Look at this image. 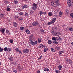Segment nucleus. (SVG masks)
I'll list each match as a JSON object with an SVG mask.
<instances>
[{"mask_svg":"<svg viewBox=\"0 0 73 73\" xmlns=\"http://www.w3.org/2000/svg\"><path fill=\"white\" fill-rule=\"evenodd\" d=\"M56 18H54L51 21V23H54L55 21H56Z\"/></svg>","mask_w":73,"mask_h":73,"instance_id":"obj_10","label":"nucleus"},{"mask_svg":"<svg viewBox=\"0 0 73 73\" xmlns=\"http://www.w3.org/2000/svg\"><path fill=\"white\" fill-rule=\"evenodd\" d=\"M48 15L49 16H52V13L50 12L48 13Z\"/></svg>","mask_w":73,"mask_h":73,"instance_id":"obj_19","label":"nucleus"},{"mask_svg":"<svg viewBox=\"0 0 73 73\" xmlns=\"http://www.w3.org/2000/svg\"><path fill=\"white\" fill-rule=\"evenodd\" d=\"M45 47V46L44 45H42V44H41L39 46V48H44Z\"/></svg>","mask_w":73,"mask_h":73,"instance_id":"obj_15","label":"nucleus"},{"mask_svg":"<svg viewBox=\"0 0 73 73\" xmlns=\"http://www.w3.org/2000/svg\"><path fill=\"white\" fill-rule=\"evenodd\" d=\"M64 51H60L59 52V55H61L62 54V53H64Z\"/></svg>","mask_w":73,"mask_h":73,"instance_id":"obj_11","label":"nucleus"},{"mask_svg":"<svg viewBox=\"0 0 73 73\" xmlns=\"http://www.w3.org/2000/svg\"><path fill=\"white\" fill-rule=\"evenodd\" d=\"M13 72H15V73H17V70L16 69H13Z\"/></svg>","mask_w":73,"mask_h":73,"instance_id":"obj_21","label":"nucleus"},{"mask_svg":"<svg viewBox=\"0 0 73 73\" xmlns=\"http://www.w3.org/2000/svg\"><path fill=\"white\" fill-rule=\"evenodd\" d=\"M39 14L40 15H41L43 14V12L42 11H41L39 12Z\"/></svg>","mask_w":73,"mask_h":73,"instance_id":"obj_37","label":"nucleus"},{"mask_svg":"<svg viewBox=\"0 0 73 73\" xmlns=\"http://www.w3.org/2000/svg\"><path fill=\"white\" fill-rule=\"evenodd\" d=\"M62 13L61 12H60L59 13V16H62Z\"/></svg>","mask_w":73,"mask_h":73,"instance_id":"obj_38","label":"nucleus"},{"mask_svg":"<svg viewBox=\"0 0 73 73\" xmlns=\"http://www.w3.org/2000/svg\"><path fill=\"white\" fill-rule=\"evenodd\" d=\"M38 23V22L37 21H36L35 22H33L32 23V25L33 26H34V27H35L36 26H37V25H38L39 24Z\"/></svg>","mask_w":73,"mask_h":73,"instance_id":"obj_6","label":"nucleus"},{"mask_svg":"<svg viewBox=\"0 0 73 73\" xmlns=\"http://www.w3.org/2000/svg\"><path fill=\"white\" fill-rule=\"evenodd\" d=\"M48 44H51V43H52V41H51V40H48Z\"/></svg>","mask_w":73,"mask_h":73,"instance_id":"obj_40","label":"nucleus"},{"mask_svg":"<svg viewBox=\"0 0 73 73\" xmlns=\"http://www.w3.org/2000/svg\"><path fill=\"white\" fill-rule=\"evenodd\" d=\"M55 72L56 73H60V71L58 70H56L55 71Z\"/></svg>","mask_w":73,"mask_h":73,"instance_id":"obj_42","label":"nucleus"},{"mask_svg":"<svg viewBox=\"0 0 73 73\" xmlns=\"http://www.w3.org/2000/svg\"><path fill=\"white\" fill-rule=\"evenodd\" d=\"M12 51V49L11 48H7V52H11Z\"/></svg>","mask_w":73,"mask_h":73,"instance_id":"obj_22","label":"nucleus"},{"mask_svg":"<svg viewBox=\"0 0 73 73\" xmlns=\"http://www.w3.org/2000/svg\"><path fill=\"white\" fill-rule=\"evenodd\" d=\"M30 13H33V11L32 10H31L30 11Z\"/></svg>","mask_w":73,"mask_h":73,"instance_id":"obj_53","label":"nucleus"},{"mask_svg":"<svg viewBox=\"0 0 73 73\" xmlns=\"http://www.w3.org/2000/svg\"><path fill=\"white\" fill-rule=\"evenodd\" d=\"M48 50V49L47 48H45L44 50V52H46V50Z\"/></svg>","mask_w":73,"mask_h":73,"instance_id":"obj_30","label":"nucleus"},{"mask_svg":"<svg viewBox=\"0 0 73 73\" xmlns=\"http://www.w3.org/2000/svg\"><path fill=\"white\" fill-rule=\"evenodd\" d=\"M43 14H44V15H46V12H43Z\"/></svg>","mask_w":73,"mask_h":73,"instance_id":"obj_59","label":"nucleus"},{"mask_svg":"<svg viewBox=\"0 0 73 73\" xmlns=\"http://www.w3.org/2000/svg\"><path fill=\"white\" fill-rule=\"evenodd\" d=\"M9 60H10L11 61H13V59L12 58H9Z\"/></svg>","mask_w":73,"mask_h":73,"instance_id":"obj_51","label":"nucleus"},{"mask_svg":"<svg viewBox=\"0 0 73 73\" xmlns=\"http://www.w3.org/2000/svg\"><path fill=\"white\" fill-rule=\"evenodd\" d=\"M28 8V6L27 5H25L22 7V9H24V8Z\"/></svg>","mask_w":73,"mask_h":73,"instance_id":"obj_17","label":"nucleus"},{"mask_svg":"<svg viewBox=\"0 0 73 73\" xmlns=\"http://www.w3.org/2000/svg\"><path fill=\"white\" fill-rule=\"evenodd\" d=\"M13 24L14 27H17V23H16L15 22H14L13 23Z\"/></svg>","mask_w":73,"mask_h":73,"instance_id":"obj_20","label":"nucleus"},{"mask_svg":"<svg viewBox=\"0 0 73 73\" xmlns=\"http://www.w3.org/2000/svg\"><path fill=\"white\" fill-rule=\"evenodd\" d=\"M19 15H23V13L22 12H20L19 13Z\"/></svg>","mask_w":73,"mask_h":73,"instance_id":"obj_56","label":"nucleus"},{"mask_svg":"<svg viewBox=\"0 0 73 73\" xmlns=\"http://www.w3.org/2000/svg\"><path fill=\"white\" fill-rule=\"evenodd\" d=\"M42 58V56L41 55L39 57V58H38V60H40V59H41V58Z\"/></svg>","mask_w":73,"mask_h":73,"instance_id":"obj_46","label":"nucleus"},{"mask_svg":"<svg viewBox=\"0 0 73 73\" xmlns=\"http://www.w3.org/2000/svg\"><path fill=\"white\" fill-rule=\"evenodd\" d=\"M19 49L18 48H16L15 49V50H16V52H18L19 51Z\"/></svg>","mask_w":73,"mask_h":73,"instance_id":"obj_39","label":"nucleus"},{"mask_svg":"<svg viewBox=\"0 0 73 73\" xmlns=\"http://www.w3.org/2000/svg\"><path fill=\"white\" fill-rule=\"evenodd\" d=\"M55 3H51V5H52V6L53 7H54V5H55Z\"/></svg>","mask_w":73,"mask_h":73,"instance_id":"obj_47","label":"nucleus"},{"mask_svg":"<svg viewBox=\"0 0 73 73\" xmlns=\"http://www.w3.org/2000/svg\"><path fill=\"white\" fill-rule=\"evenodd\" d=\"M4 3L5 4H7L8 3V1H4Z\"/></svg>","mask_w":73,"mask_h":73,"instance_id":"obj_43","label":"nucleus"},{"mask_svg":"<svg viewBox=\"0 0 73 73\" xmlns=\"http://www.w3.org/2000/svg\"><path fill=\"white\" fill-rule=\"evenodd\" d=\"M7 11H8V12H9L10 11H11V9L9 7L7 8Z\"/></svg>","mask_w":73,"mask_h":73,"instance_id":"obj_33","label":"nucleus"},{"mask_svg":"<svg viewBox=\"0 0 73 73\" xmlns=\"http://www.w3.org/2000/svg\"><path fill=\"white\" fill-rule=\"evenodd\" d=\"M29 49L26 48L23 50V52L24 53H28V52H29Z\"/></svg>","mask_w":73,"mask_h":73,"instance_id":"obj_7","label":"nucleus"},{"mask_svg":"<svg viewBox=\"0 0 73 73\" xmlns=\"http://www.w3.org/2000/svg\"><path fill=\"white\" fill-rule=\"evenodd\" d=\"M37 4L33 3V7H32V9L33 10H36L37 9Z\"/></svg>","mask_w":73,"mask_h":73,"instance_id":"obj_3","label":"nucleus"},{"mask_svg":"<svg viewBox=\"0 0 73 73\" xmlns=\"http://www.w3.org/2000/svg\"><path fill=\"white\" fill-rule=\"evenodd\" d=\"M18 52H19V53H21V51L19 50V51Z\"/></svg>","mask_w":73,"mask_h":73,"instance_id":"obj_61","label":"nucleus"},{"mask_svg":"<svg viewBox=\"0 0 73 73\" xmlns=\"http://www.w3.org/2000/svg\"><path fill=\"white\" fill-rule=\"evenodd\" d=\"M37 73H40V71H37Z\"/></svg>","mask_w":73,"mask_h":73,"instance_id":"obj_63","label":"nucleus"},{"mask_svg":"<svg viewBox=\"0 0 73 73\" xmlns=\"http://www.w3.org/2000/svg\"><path fill=\"white\" fill-rule=\"evenodd\" d=\"M69 31H71V32H72L73 31V28L72 27H70L69 29Z\"/></svg>","mask_w":73,"mask_h":73,"instance_id":"obj_35","label":"nucleus"},{"mask_svg":"<svg viewBox=\"0 0 73 73\" xmlns=\"http://www.w3.org/2000/svg\"><path fill=\"white\" fill-rule=\"evenodd\" d=\"M16 18H17L18 19H19L20 17L19 16H15Z\"/></svg>","mask_w":73,"mask_h":73,"instance_id":"obj_57","label":"nucleus"},{"mask_svg":"<svg viewBox=\"0 0 73 73\" xmlns=\"http://www.w3.org/2000/svg\"><path fill=\"white\" fill-rule=\"evenodd\" d=\"M18 68H19L20 70H21V67L20 66H19L18 67Z\"/></svg>","mask_w":73,"mask_h":73,"instance_id":"obj_58","label":"nucleus"},{"mask_svg":"<svg viewBox=\"0 0 73 73\" xmlns=\"http://www.w3.org/2000/svg\"><path fill=\"white\" fill-rule=\"evenodd\" d=\"M51 51L52 52H53V53H54V52H55V51H56L55 50H54V49L53 48H51Z\"/></svg>","mask_w":73,"mask_h":73,"instance_id":"obj_16","label":"nucleus"},{"mask_svg":"<svg viewBox=\"0 0 73 73\" xmlns=\"http://www.w3.org/2000/svg\"><path fill=\"white\" fill-rule=\"evenodd\" d=\"M2 51H3V48H1V47H0V52H1Z\"/></svg>","mask_w":73,"mask_h":73,"instance_id":"obj_41","label":"nucleus"},{"mask_svg":"<svg viewBox=\"0 0 73 73\" xmlns=\"http://www.w3.org/2000/svg\"><path fill=\"white\" fill-rule=\"evenodd\" d=\"M14 65H17V63H16V62L14 63Z\"/></svg>","mask_w":73,"mask_h":73,"instance_id":"obj_60","label":"nucleus"},{"mask_svg":"<svg viewBox=\"0 0 73 73\" xmlns=\"http://www.w3.org/2000/svg\"><path fill=\"white\" fill-rule=\"evenodd\" d=\"M58 68L60 70H61V69H62V66L61 65H59L58 66Z\"/></svg>","mask_w":73,"mask_h":73,"instance_id":"obj_14","label":"nucleus"},{"mask_svg":"<svg viewBox=\"0 0 73 73\" xmlns=\"http://www.w3.org/2000/svg\"><path fill=\"white\" fill-rule=\"evenodd\" d=\"M52 40H54L53 42L54 44H58V42H56V38L55 37H53L52 38Z\"/></svg>","mask_w":73,"mask_h":73,"instance_id":"obj_4","label":"nucleus"},{"mask_svg":"<svg viewBox=\"0 0 73 73\" xmlns=\"http://www.w3.org/2000/svg\"><path fill=\"white\" fill-rule=\"evenodd\" d=\"M56 49H57V50H60V48L59 47H58L56 48Z\"/></svg>","mask_w":73,"mask_h":73,"instance_id":"obj_55","label":"nucleus"},{"mask_svg":"<svg viewBox=\"0 0 73 73\" xmlns=\"http://www.w3.org/2000/svg\"><path fill=\"white\" fill-rule=\"evenodd\" d=\"M1 31L3 33H4V32H5V29H2L1 30Z\"/></svg>","mask_w":73,"mask_h":73,"instance_id":"obj_29","label":"nucleus"},{"mask_svg":"<svg viewBox=\"0 0 73 73\" xmlns=\"http://www.w3.org/2000/svg\"><path fill=\"white\" fill-rule=\"evenodd\" d=\"M25 15L26 16H28V13H25Z\"/></svg>","mask_w":73,"mask_h":73,"instance_id":"obj_50","label":"nucleus"},{"mask_svg":"<svg viewBox=\"0 0 73 73\" xmlns=\"http://www.w3.org/2000/svg\"><path fill=\"white\" fill-rule=\"evenodd\" d=\"M24 29H25V28L24 27H21L20 28V30H21V31H23V30H24Z\"/></svg>","mask_w":73,"mask_h":73,"instance_id":"obj_26","label":"nucleus"},{"mask_svg":"<svg viewBox=\"0 0 73 73\" xmlns=\"http://www.w3.org/2000/svg\"><path fill=\"white\" fill-rule=\"evenodd\" d=\"M44 70L45 72H48L49 70V69L48 68H44Z\"/></svg>","mask_w":73,"mask_h":73,"instance_id":"obj_23","label":"nucleus"},{"mask_svg":"<svg viewBox=\"0 0 73 73\" xmlns=\"http://www.w3.org/2000/svg\"><path fill=\"white\" fill-rule=\"evenodd\" d=\"M56 35H57V36H60V35H61V33L59 32H56Z\"/></svg>","mask_w":73,"mask_h":73,"instance_id":"obj_27","label":"nucleus"},{"mask_svg":"<svg viewBox=\"0 0 73 73\" xmlns=\"http://www.w3.org/2000/svg\"><path fill=\"white\" fill-rule=\"evenodd\" d=\"M70 16L71 17L73 18V13H71L70 14Z\"/></svg>","mask_w":73,"mask_h":73,"instance_id":"obj_48","label":"nucleus"},{"mask_svg":"<svg viewBox=\"0 0 73 73\" xmlns=\"http://www.w3.org/2000/svg\"><path fill=\"white\" fill-rule=\"evenodd\" d=\"M54 3H55V5H56V6H58V5H59V3H58V1H55Z\"/></svg>","mask_w":73,"mask_h":73,"instance_id":"obj_13","label":"nucleus"},{"mask_svg":"<svg viewBox=\"0 0 73 73\" xmlns=\"http://www.w3.org/2000/svg\"><path fill=\"white\" fill-rule=\"evenodd\" d=\"M65 13L66 14H67V16H68V15H69V10L68 9H66L65 10Z\"/></svg>","mask_w":73,"mask_h":73,"instance_id":"obj_8","label":"nucleus"},{"mask_svg":"<svg viewBox=\"0 0 73 73\" xmlns=\"http://www.w3.org/2000/svg\"><path fill=\"white\" fill-rule=\"evenodd\" d=\"M25 32L26 33H27V34H29V33H30V31L28 29H27L25 31Z\"/></svg>","mask_w":73,"mask_h":73,"instance_id":"obj_18","label":"nucleus"},{"mask_svg":"<svg viewBox=\"0 0 73 73\" xmlns=\"http://www.w3.org/2000/svg\"><path fill=\"white\" fill-rule=\"evenodd\" d=\"M58 40H59V41H62V38H61V37L60 36H58Z\"/></svg>","mask_w":73,"mask_h":73,"instance_id":"obj_25","label":"nucleus"},{"mask_svg":"<svg viewBox=\"0 0 73 73\" xmlns=\"http://www.w3.org/2000/svg\"><path fill=\"white\" fill-rule=\"evenodd\" d=\"M66 60L67 62H69L70 64H71L72 63V61L69 59H68Z\"/></svg>","mask_w":73,"mask_h":73,"instance_id":"obj_9","label":"nucleus"},{"mask_svg":"<svg viewBox=\"0 0 73 73\" xmlns=\"http://www.w3.org/2000/svg\"><path fill=\"white\" fill-rule=\"evenodd\" d=\"M71 5H72L73 6V2L72 3H72H71Z\"/></svg>","mask_w":73,"mask_h":73,"instance_id":"obj_64","label":"nucleus"},{"mask_svg":"<svg viewBox=\"0 0 73 73\" xmlns=\"http://www.w3.org/2000/svg\"><path fill=\"white\" fill-rule=\"evenodd\" d=\"M33 35H31L29 37L30 40H31V39H32V38H33Z\"/></svg>","mask_w":73,"mask_h":73,"instance_id":"obj_24","label":"nucleus"},{"mask_svg":"<svg viewBox=\"0 0 73 73\" xmlns=\"http://www.w3.org/2000/svg\"><path fill=\"white\" fill-rule=\"evenodd\" d=\"M73 3L72 0H67V3L69 7L71 6V3Z\"/></svg>","mask_w":73,"mask_h":73,"instance_id":"obj_2","label":"nucleus"},{"mask_svg":"<svg viewBox=\"0 0 73 73\" xmlns=\"http://www.w3.org/2000/svg\"><path fill=\"white\" fill-rule=\"evenodd\" d=\"M52 22H49L47 23V24L48 25H50L51 24H52Z\"/></svg>","mask_w":73,"mask_h":73,"instance_id":"obj_49","label":"nucleus"},{"mask_svg":"<svg viewBox=\"0 0 73 73\" xmlns=\"http://www.w3.org/2000/svg\"><path fill=\"white\" fill-rule=\"evenodd\" d=\"M14 3L15 4H18L17 0H14Z\"/></svg>","mask_w":73,"mask_h":73,"instance_id":"obj_31","label":"nucleus"},{"mask_svg":"<svg viewBox=\"0 0 73 73\" xmlns=\"http://www.w3.org/2000/svg\"><path fill=\"white\" fill-rule=\"evenodd\" d=\"M52 29L53 30H54V31H55V30H57L58 29V28H57V27H54L52 28Z\"/></svg>","mask_w":73,"mask_h":73,"instance_id":"obj_28","label":"nucleus"},{"mask_svg":"<svg viewBox=\"0 0 73 73\" xmlns=\"http://www.w3.org/2000/svg\"><path fill=\"white\" fill-rule=\"evenodd\" d=\"M19 20H21V21H22V20H23V18H19Z\"/></svg>","mask_w":73,"mask_h":73,"instance_id":"obj_54","label":"nucleus"},{"mask_svg":"<svg viewBox=\"0 0 73 73\" xmlns=\"http://www.w3.org/2000/svg\"><path fill=\"white\" fill-rule=\"evenodd\" d=\"M7 47H5L3 49V50H4L5 52H6V51H7Z\"/></svg>","mask_w":73,"mask_h":73,"instance_id":"obj_34","label":"nucleus"},{"mask_svg":"<svg viewBox=\"0 0 73 73\" xmlns=\"http://www.w3.org/2000/svg\"><path fill=\"white\" fill-rule=\"evenodd\" d=\"M6 32L7 33H8V35H10V33H9V31H8V30H6Z\"/></svg>","mask_w":73,"mask_h":73,"instance_id":"obj_32","label":"nucleus"},{"mask_svg":"<svg viewBox=\"0 0 73 73\" xmlns=\"http://www.w3.org/2000/svg\"><path fill=\"white\" fill-rule=\"evenodd\" d=\"M51 33H52L53 35L54 36H57V32L54 31H51Z\"/></svg>","mask_w":73,"mask_h":73,"instance_id":"obj_5","label":"nucleus"},{"mask_svg":"<svg viewBox=\"0 0 73 73\" xmlns=\"http://www.w3.org/2000/svg\"><path fill=\"white\" fill-rule=\"evenodd\" d=\"M38 42H40L41 41V40L40 39L38 38Z\"/></svg>","mask_w":73,"mask_h":73,"instance_id":"obj_44","label":"nucleus"},{"mask_svg":"<svg viewBox=\"0 0 73 73\" xmlns=\"http://www.w3.org/2000/svg\"><path fill=\"white\" fill-rule=\"evenodd\" d=\"M30 43L31 45H36V44H37V41H33V40L32 39H31L30 40H29Z\"/></svg>","mask_w":73,"mask_h":73,"instance_id":"obj_1","label":"nucleus"},{"mask_svg":"<svg viewBox=\"0 0 73 73\" xmlns=\"http://www.w3.org/2000/svg\"><path fill=\"white\" fill-rule=\"evenodd\" d=\"M5 14H1L0 15V18H2V17H5Z\"/></svg>","mask_w":73,"mask_h":73,"instance_id":"obj_12","label":"nucleus"},{"mask_svg":"<svg viewBox=\"0 0 73 73\" xmlns=\"http://www.w3.org/2000/svg\"><path fill=\"white\" fill-rule=\"evenodd\" d=\"M10 42L11 43H13V40L12 39L10 40Z\"/></svg>","mask_w":73,"mask_h":73,"instance_id":"obj_52","label":"nucleus"},{"mask_svg":"<svg viewBox=\"0 0 73 73\" xmlns=\"http://www.w3.org/2000/svg\"><path fill=\"white\" fill-rule=\"evenodd\" d=\"M55 40H56V42L57 41H58V37H55Z\"/></svg>","mask_w":73,"mask_h":73,"instance_id":"obj_45","label":"nucleus"},{"mask_svg":"<svg viewBox=\"0 0 73 73\" xmlns=\"http://www.w3.org/2000/svg\"><path fill=\"white\" fill-rule=\"evenodd\" d=\"M11 63L12 64H14V62H11Z\"/></svg>","mask_w":73,"mask_h":73,"instance_id":"obj_62","label":"nucleus"},{"mask_svg":"<svg viewBox=\"0 0 73 73\" xmlns=\"http://www.w3.org/2000/svg\"><path fill=\"white\" fill-rule=\"evenodd\" d=\"M40 31L41 32V33H42V32H44V30L42 29H41L40 30Z\"/></svg>","mask_w":73,"mask_h":73,"instance_id":"obj_36","label":"nucleus"}]
</instances>
